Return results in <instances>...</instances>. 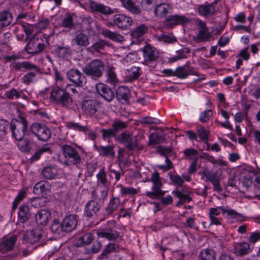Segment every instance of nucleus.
I'll use <instances>...</instances> for the list:
<instances>
[{"mask_svg": "<svg viewBox=\"0 0 260 260\" xmlns=\"http://www.w3.org/2000/svg\"><path fill=\"white\" fill-rule=\"evenodd\" d=\"M29 131L40 141L47 142L51 137L50 129L45 124L39 122L33 123L29 126Z\"/></svg>", "mask_w": 260, "mask_h": 260, "instance_id": "7", "label": "nucleus"}, {"mask_svg": "<svg viewBox=\"0 0 260 260\" xmlns=\"http://www.w3.org/2000/svg\"><path fill=\"white\" fill-rule=\"evenodd\" d=\"M144 64L148 65L156 61L159 58L158 51L150 44L146 45L142 49Z\"/></svg>", "mask_w": 260, "mask_h": 260, "instance_id": "11", "label": "nucleus"}, {"mask_svg": "<svg viewBox=\"0 0 260 260\" xmlns=\"http://www.w3.org/2000/svg\"><path fill=\"white\" fill-rule=\"evenodd\" d=\"M51 214L46 209H41L38 211L36 214V222L41 225L45 226L47 224L51 219Z\"/></svg>", "mask_w": 260, "mask_h": 260, "instance_id": "25", "label": "nucleus"}, {"mask_svg": "<svg viewBox=\"0 0 260 260\" xmlns=\"http://www.w3.org/2000/svg\"><path fill=\"white\" fill-rule=\"evenodd\" d=\"M10 67L11 71H25L27 70H34L32 72H28L22 77V82L26 85H29L30 83L34 82L37 74L39 73L40 71L38 66L27 61L12 62Z\"/></svg>", "mask_w": 260, "mask_h": 260, "instance_id": "2", "label": "nucleus"}, {"mask_svg": "<svg viewBox=\"0 0 260 260\" xmlns=\"http://www.w3.org/2000/svg\"><path fill=\"white\" fill-rule=\"evenodd\" d=\"M103 204L98 201L90 200L87 202L84 210V216L87 219L93 218L101 210Z\"/></svg>", "mask_w": 260, "mask_h": 260, "instance_id": "10", "label": "nucleus"}, {"mask_svg": "<svg viewBox=\"0 0 260 260\" xmlns=\"http://www.w3.org/2000/svg\"><path fill=\"white\" fill-rule=\"evenodd\" d=\"M215 12V7L212 4L200 5L198 8V12L199 15L206 18L213 16Z\"/></svg>", "mask_w": 260, "mask_h": 260, "instance_id": "24", "label": "nucleus"}, {"mask_svg": "<svg viewBox=\"0 0 260 260\" xmlns=\"http://www.w3.org/2000/svg\"><path fill=\"white\" fill-rule=\"evenodd\" d=\"M105 70L104 62L100 59H94L83 69V73L93 80L101 78Z\"/></svg>", "mask_w": 260, "mask_h": 260, "instance_id": "6", "label": "nucleus"}, {"mask_svg": "<svg viewBox=\"0 0 260 260\" xmlns=\"http://www.w3.org/2000/svg\"><path fill=\"white\" fill-rule=\"evenodd\" d=\"M126 127V123L123 121H115L112 124V128H113L116 135H117V134L119 131L125 128Z\"/></svg>", "mask_w": 260, "mask_h": 260, "instance_id": "58", "label": "nucleus"}, {"mask_svg": "<svg viewBox=\"0 0 260 260\" xmlns=\"http://www.w3.org/2000/svg\"><path fill=\"white\" fill-rule=\"evenodd\" d=\"M50 230L55 234H59L61 232H64L63 229L62 228V221L60 222L58 219H55L50 226Z\"/></svg>", "mask_w": 260, "mask_h": 260, "instance_id": "48", "label": "nucleus"}, {"mask_svg": "<svg viewBox=\"0 0 260 260\" xmlns=\"http://www.w3.org/2000/svg\"><path fill=\"white\" fill-rule=\"evenodd\" d=\"M107 45V42L103 40H100L93 43L90 48L94 50L96 52H100L101 50H104Z\"/></svg>", "mask_w": 260, "mask_h": 260, "instance_id": "55", "label": "nucleus"}, {"mask_svg": "<svg viewBox=\"0 0 260 260\" xmlns=\"http://www.w3.org/2000/svg\"><path fill=\"white\" fill-rule=\"evenodd\" d=\"M90 9L92 11L97 12L104 15H111L115 12V9H112L103 4L91 1L89 3Z\"/></svg>", "mask_w": 260, "mask_h": 260, "instance_id": "21", "label": "nucleus"}, {"mask_svg": "<svg viewBox=\"0 0 260 260\" xmlns=\"http://www.w3.org/2000/svg\"><path fill=\"white\" fill-rule=\"evenodd\" d=\"M9 124L8 121L4 119H0V140H3L7 134L6 127Z\"/></svg>", "mask_w": 260, "mask_h": 260, "instance_id": "61", "label": "nucleus"}, {"mask_svg": "<svg viewBox=\"0 0 260 260\" xmlns=\"http://www.w3.org/2000/svg\"><path fill=\"white\" fill-rule=\"evenodd\" d=\"M177 77L180 79H186L189 75L199 76V74L194 68L190 66V62L187 61L184 66L177 67Z\"/></svg>", "mask_w": 260, "mask_h": 260, "instance_id": "16", "label": "nucleus"}, {"mask_svg": "<svg viewBox=\"0 0 260 260\" xmlns=\"http://www.w3.org/2000/svg\"><path fill=\"white\" fill-rule=\"evenodd\" d=\"M220 211H222L223 214L227 213L228 215L234 218L242 216L241 214L236 212L235 210L233 209L226 210L222 206L217 208H211L209 212V216H210V215L213 216H218L220 214Z\"/></svg>", "mask_w": 260, "mask_h": 260, "instance_id": "23", "label": "nucleus"}, {"mask_svg": "<svg viewBox=\"0 0 260 260\" xmlns=\"http://www.w3.org/2000/svg\"><path fill=\"white\" fill-rule=\"evenodd\" d=\"M94 240V236L91 233H86L80 236L75 242L77 247H82L90 244Z\"/></svg>", "mask_w": 260, "mask_h": 260, "instance_id": "29", "label": "nucleus"}, {"mask_svg": "<svg viewBox=\"0 0 260 260\" xmlns=\"http://www.w3.org/2000/svg\"><path fill=\"white\" fill-rule=\"evenodd\" d=\"M100 131L102 134V137L104 140L109 139L112 137H116V136L112 128L109 129L103 128Z\"/></svg>", "mask_w": 260, "mask_h": 260, "instance_id": "60", "label": "nucleus"}, {"mask_svg": "<svg viewBox=\"0 0 260 260\" xmlns=\"http://www.w3.org/2000/svg\"><path fill=\"white\" fill-rule=\"evenodd\" d=\"M21 91H18L15 88H11L6 91L5 95L7 99L14 100L19 98L21 96Z\"/></svg>", "mask_w": 260, "mask_h": 260, "instance_id": "54", "label": "nucleus"}, {"mask_svg": "<svg viewBox=\"0 0 260 260\" xmlns=\"http://www.w3.org/2000/svg\"><path fill=\"white\" fill-rule=\"evenodd\" d=\"M131 97V91L128 87L122 86L117 89L116 98L121 103L123 104H128Z\"/></svg>", "mask_w": 260, "mask_h": 260, "instance_id": "20", "label": "nucleus"}, {"mask_svg": "<svg viewBox=\"0 0 260 260\" xmlns=\"http://www.w3.org/2000/svg\"><path fill=\"white\" fill-rule=\"evenodd\" d=\"M43 178L46 179H53L58 174L57 168L54 166L45 167L41 173Z\"/></svg>", "mask_w": 260, "mask_h": 260, "instance_id": "36", "label": "nucleus"}, {"mask_svg": "<svg viewBox=\"0 0 260 260\" xmlns=\"http://www.w3.org/2000/svg\"><path fill=\"white\" fill-rule=\"evenodd\" d=\"M68 79L77 87H83L86 83L85 76L78 69H71L67 72Z\"/></svg>", "mask_w": 260, "mask_h": 260, "instance_id": "12", "label": "nucleus"}, {"mask_svg": "<svg viewBox=\"0 0 260 260\" xmlns=\"http://www.w3.org/2000/svg\"><path fill=\"white\" fill-rule=\"evenodd\" d=\"M27 128L28 121L22 115H19L17 118L13 119L11 122L10 129L12 136L17 141L23 140Z\"/></svg>", "mask_w": 260, "mask_h": 260, "instance_id": "5", "label": "nucleus"}, {"mask_svg": "<svg viewBox=\"0 0 260 260\" xmlns=\"http://www.w3.org/2000/svg\"><path fill=\"white\" fill-rule=\"evenodd\" d=\"M120 188V193L122 196L125 195H133L138 193V191L136 188L133 187H124L122 185H119Z\"/></svg>", "mask_w": 260, "mask_h": 260, "instance_id": "57", "label": "nucleus"}, {"mask_svg": "<svg viewBox=\"0 0 260 260\" xmlns=\"http://www.w3.org/2000/svg\"><path fill=\"white\" fill-rule=\"evenodd\" d=\"M61 152L64 159L61 162L66 166H76L80 165L82 158L76 148L71 145L59 144Z\"/></svg>", "mask_w": 260, "mask_h": 260, "instance_id": "3", "label": "nucleus"}, {"mask_svg": "<svg viewBox=\"0 0 260 260\" xmlns=\"http://www.w3.org/2000/svg\"><path fill=\"white\" fill-rule=\"evenodd\" d=\"M73 42L79 47H85L89 44V37L87 35L80 32L73 39Z\"/></svg>", "mask_w": 260, "mask_h": 260, "instance_id": "32", "label": "nucleus"}, {"mask_svg": "<svg viewBox=\"0 0 260 260\" xmlns=\"http://www.w3.org/2000/svg\"><path fill=\"white\" fill-rule=\"evenodd\" d=\"M13 20V15L8 11L0 12V28H3L12 24Z\"/></svg>", "mask_w": 260, "mask_h": 260, "instance_id": "30", "label": "nucleus"}, {"mask_svg": "<svg viewBox=\"0 0 260 260\" xmlns=\"http://www.w3.org/2000/svg\"><path fill=\"white\" fill-rule=\"evenodd\" d=\"M204 176L206 178L207 181H209L213 184L214 190L218 192H221L222 190L220 186V176L218 175L217 171L213 174L209 171H203L202 178H203Z\"/></svg>", "mask_w": 260, "mask_h": 260, "instance_id": "15", "label": "nucleus"}, {"mask_svg": "<svg viewBox=\"0 0 260 260\" xmlns=\"http://www.w3.org/2000/svg\"><path fill=\"white\" fill-rule=\"evenodd\" d=\"M17 240V236L16 235L11 236L4 239L0 244V252L2 254H5L12 251L14 248Z\"/></svg>", "mask_w": 260, "mask_h": 260, "instance_id": "18", "label": "nucleus"}, {"mask_svg": "<svg viewBox=\"0 0 260 260\" xmlns=\"http://www.w3.org/2000/svg\"><path fill=\"white\" fill-rule=\"evenodd\" d=\"M44 153H47L49 154L52 153L51 148L48 144H45L41 147L39 148L38 150L36 151L31 156L30 158V161L31 162H34L39 160L42 155Z\"/></svg>", "mask_w": 260, "mask_h": 260, "instance_id": "31", "label": "nucleus"}, {"mask_svg": "<svg viewBox=\"0 0 260 260\" xmlns=\"http://www.w3.org/2000/svg\"><path fill=\"white\" fill-rule=\"evenodd\" d=\"M141 5L142 9L146 11L152 10L156 6L155 0H142Z\"/></svg>", "mask_w": 260, "mask_h": 260, "instance_id": "49", "label": "nucleus"}, {"mask_svg": "<svg viewBox=\"0 0 260 260\" xmlns=\"http://www.w3.org/2000/svg\"><path fill=\"white\" fill-rule=\"evenodd\" d=\"M170 176V179L174 184L177 185L179 186H182L183 183V179L179 175H172L171 174H169Z\"/></svg>", "mask_w": 260, "mask_h": 260, "instance_id": "64", "label": "nucleus"}, {"mask_svg": "<svg viewBox=\"0 0 260 260\" xmlns=\"http://www.w3.org/2000/svg\"><path fill=\"white\" fill-rule=\"evenodd\" d=\"M31 213L28 206L22 205L19 208L18 220L21 223L27 221L31 216Z\"/></svg>", "mask_w": 260, "mask_h": 260, "instance_id": "33", "label": "nucleus"}, {"mask_svg": "<svg viewBox=\"0 0 260 260\" xmlns=\"http://www.w3.org/2000/svg\"><path fill=\"white\" fill-rule=\"evenodd\" d=\"M215 253L209 248L203 249L200 253L198 260H215Z\"/></svg>", "mask_w": 260, "mask_h": 260, "instance_id": "42", "label": "nucleus"}, {"mask_svg": "<svg viewBox=\"0 0 260 260\" xmlns=\"http://www.w3.org/2000/svg\"><path fill=\"white\" fill-rule=\"evenodd\" d=\"M18 144L19 149L23 152H28L31 150L30 141L29 139H24Z\"/></svg>", "mask_w": 260, "mask_h": 260, "instance_id": "53", "label": "nucleus"}, {"mask_svg": "<svg viewBox=\"0 0 260 260\" xmlns=\"http://www.w3.org/2000/svg\"><path fill=\"white\" fill-rule=\"evenodd\" d=\"M73 13L67 12L65 14L64 17L63 18L61 25L63 27L71 29L74 26L73 24Z\"/></svg>", "mask_w": 260, "mask_h": 260, "instance_id": "46", "label": "nucleus"}, {"mask_svg": "<svg viewBox=\"0 0 260 260\" xmlns=\"http://www.w3.org/2000/svg\"><path fill=\"white\" fill-rule=\"evenodd\" d=\"M66 126L70 129H73L74 131H77L82 132H86L88 130V127L87 125L83 126L80 125L78 123L75 122L74 121H69L66 123Z\"/></svg>", "mask_w": 260, "mask_h": 260, "instance_id": "43", "label": "nucleus"}, {"mask_svg": "<svg viewBox=\"0 0 260 260\" xmlns=\"http://www.w3.org/2000/svg\"><path fill=\"white\" fill-rule=\"evenodd\" d=\"M108 79L107 80L111 84H114L117 82V79L116 73L115 72V69L114 67H110L109 68L108 72Z\"/></svg>", "mask_w": 260, "mask_h": 260, "instance_id": "59", "label": "nucleus"}, {"mask_svg": "<svg viewBox=\"0 0 260 260\" xmlns=\"http://www.w3.org/2000/svg\"><path fill=\"white\" fill-rule=\"evenodd\" d=\"M120 205V200L117 198H112L105 208V212L104 214V217L101 220H103L105 218H107L110 215H112L114 212L116 211Z\"/></svg>", "mask_w": 260, "mask_h": 260, "instance_id": "28", "label": "nucleus"}, {"mask_svg": "<svg viewBox=\"0 0 260 260\" xmlns=\"http://www.w3.org/2000/svg\"><path fill=\"white\" fill-rule=\"evenodd\" d=\"M187 193V192L184 189H181V190H176L172 191L173 194L184 203L186 202H189L192 200V198L189 194Z\"/></svg>", "mask_w": 260, "mask_h": 260, "instance_id": "44", "label": "nucleus"}, {"mask_svg": "<svg viewBox=\"0 0 260 260\" xmlns=\"http://www.w3.org/2000/svg\"><path fill=\"white\" fill-rule=\"evenodd\" d=\"M48 189L45 185V182L41 181L37 183L34 187L33 192L37 195H43L46 193Z\"/></svg>", "mask_w": 260, "mask_h": 260, "instance_id": "47", "label": "nucleus"}, {"mask_svg": "<svg viewBox=\"0 0 260 260\" xmlns=\"http://www.w3.org/2000/svg\"><path fill=\"white\" fill-rule=\"evenodd\" d=\"M114 23L120 29L122 30L128 29L133 23L131 17L122 14H117L114 15Z\"/></svg>", "mask_w": 260, "mask_h": 260, "instance_id": "14", "label": "nucleus"}, {"mask_svg": "<svg viewBox=\"0 0 260 260\" xmlns=\"http://www.w3.org/2000/svg\"><path fill=\"white\" fill-rule=\"evenodd\" d=\"M140 122L142 124H158L160 122V121L156 118L147 116L142 118L140 120Z\"/></svg>", "mask_w": 260, "mask_h": 260, "instance_id": "63", "label": "nucleus"}, {"mask_svg": "<svg viewBox=\"0 0 260 260\" xmlns=\"http://www.w3.org/2000/svg\"><path fill=\"white\" fill-rule=\"evenodd\" d=\"M97 235L110 241H114L119 236V233L112 228H105L97 232Z\"/></svg>", "mask_w": 260, "mask_h": 260, "instance_id": "26", "label": "nucleus"}, {"mask_svg": "<svg viewBox=\"0 0 260 260\" xmlns=\"http://www.w3.org/2000/svg\"><path fill=\"white\" fill-rule=\"evenodd\" d=\"M101 108V103L95 99L84 100L81 104L82 111L89 116L94 115Z\"/></svg>", "mask_w": 260, "mask_h": 260, "instance_id": "9", "label": "nucleus"}, {"mask_svg": "<svg viewBox=\"0 0 260 260\" xmlns=\"http://www.w3.org/2000/svg\"><path fill=\"white\" fill-rule=\"evenodd\" d=\"M123 6L130 13L134 15H140L141 10L137 5V0H120Z\"/></svg>", "mask_w": 260, "mask_h": 260, "instance_id": "27", "label": "nucleus"}, {"mask_svg": "<svg viewBox=\"0 0 260 260\" xmlns=\"http://www.w3.org/2000/svg\"><path fill=\"white\" fill-rule=\"evenodd\" d=\"M172 11V7L165 3L156 5L154 9L156 17L165 19L164 25L167 28H172L177 25H184L191 22V19L185 15H171Z\"/></svg>", "mask_w": 260, "mask_h": 260, "instance_id": "1", "label": "nucleus"}, {"mask_svg": "<svg viewBox=\"0 0 260 260\" xmlns=\"http://www.w3.org/2000/svg\"><path fill=\"white\" fill-rule=\"evenodd\" d=\"M141 69L139 67L135 66L132 67L127 70V76L132 80H136L139 78L140 75V71Z\"/></svg>", "mask_w": 260, "mask_h": 260, "instance_id": "50", "label": "nucleus"}, {"mask_svg": "<svg viewBox=\"0 0 260 260\" xmlns=\"http://www.w3.org/2000/svg\"><path fill=\"white\" fill-rule=\"evenodd\" d=\"M150 181L153 183L152 187V191H147L145 196L152 199H156L159 197L164 196L166 193V191L161 189L163 184L160 180V177L158 172L155 171L151 175Z\"/></svg>", "mask_w": 260, "mask_h": 260, "instance_id": "8", "label": "nucleus"}, {"mask_svg": "<svg viewBox=\"0 0 260 260\" xmlns=\"http://www.w3.org/2000/svg\"><path fill=\"white\" fill-rule=\"evenodd\" d=\"M118 142L125 145L129 151L134 150L138 146V139L136 137L133 139L132 135L128 133H122L117 138Z\"/></svg>", "mask_w": 260, "mask_h": 260, "instance_id": "13", "label": "nucleus"}, {"mask_svg": "<svg viewBox=\"0 0 260 260\" xmlns=\"http://www.w3.org/2000/svg\"><path fill=\"white\" fill-rule=\"evenodd\" d=\"M211 37V35L209 32V29L199 30L196 37V40L198 42H205Z\"/></svg>", "mask_w": 260, "mask_h": 260, "instance_id": "52", "label": "nucleus"}, {"mask_svg": "<svg viewBox=\"0 0 260 260\" xmlns=\"http://www.w3.org/2000/svg\"><path fill=\"white\" fill-rule=\"evenodd\" d=\"M212 115H213V112H212V110L210 109V110H205V111L202 112L200 114L199 120L202 122H203V123L206 122L209 120L210 117H211L212 116Z\"/></svg>", "mask_w": 260, "mask_h": 260, "instance_id": "62", "label": "nucleus"}, {"mask_svg": "<svg viewBox=\"0 0 260 260\" xmlns=\"http://www.w3.org/2000/svg\"><path fill=\"white\" fill-rule=\"evenodd\" d=\"M77 216L76 215L70 214L66 216L62 221V228L66 233L73 231L77 224Z\"/></svg>", "mask_w": 260, "mask_h": 260, "instance_id": "19", "label": "nucleus"}, {"mask_svg": "<svg viewBox=\"0 0 260 260\" xmlns=\"http://www.w3.org/2000/svg\"><path fill=\"white\" fill-rule=\"evenodd\" d=\"M42 237V232L39 229H35L28 232L23 236V241L25 243L34 244L39 242Z\"/></svg>", "mask_w": 260, "mask_h": 260, "instance_id": "22", "label": "nucleus"}, {"mask_svg": "<svg viewBox=\"0 0 260 260\" xmlns=\"http://www.w3.org/2000/svg\"><path fill=\"white\" fill-rule=\"evenodd\" d=\"M49 201L46 197H41L34 198L31 200L30 202L32 206L39 208L46 206Z\"/></svg>", "mask_w": 260, "mask_h": 260, "instance_id": "45", "label": "nucleus"}, {"mask_svg": "<svg viewBox=\"0 0 260 260\" xmlns=\"http://www.w3.org/2000/svg\"><path fill=\"white\" fill-rule=\"evenodd\" d=\"M39 39L36 35H33L29 39L28 43L24 48V51H26L27 53L28 51H31L34 50L36 47L37 43L39 42Z\"/></svg>", "mask_w": 260, "mask_h": 260, "instance_id": "51", "label": "nucleus"}, {"mask_svg": "<svg viewBox=\"0 0 260 260\" xmlns=\"http://www.w3.org/2000/svg\"><path fill=\"white\" fill-rule=\"evenodd\" d=\"M148 28L147 25L141 24L132 31L131 36L133 39H139L147 32Z\"/></svg>", "mask_w": 260, "mask_h": 260, "instance_id": "41", "label": "nucleus"}, {"mask_svg": "<svg viewBox=\"0 0 260 260\" xmlns=\"http://www.w3.org/2000/svg\"><path fill=\"white\" fill-rule=\"evenodd\" d=\"M251 251L249 244L246 242H241L237 244L234 247V253L239 256H242Z\"/></svg>", "mask_w": 260, "mask_h": 260, "instance_id": "35", "label": "nucleus"}, {"mask_svg": "<svg viewBox=\"0 0 260 260\" xmlns=\"http://www.w3.org/2000/svg\"><path fill=\"white\" fill-rule=\"evenodd\" d=\"M55 51L58 57L63 59H67L71 55V51L68 46L57 45L55 46Z\"/></svg>", "mask_w": 260, "mask_h": 260, "instance_id": "34", "label": "nucleus"}, {"mask_svg": "<svg viewBox=\"0 0 260 260\" xmlns=\"http://www.w3.org/2000/svg\"><path fill=\"white\" fill-rule=\"evenodd\" d=\"M165 135L161 132L151 134L149 136V145H154L164 142Z\"/></svg>", "mask_w": 260, "mask_h": 260, "instance_id": "37", "label": "nucleus"}, {"mask_svg": "<svg viewBox=\"0 0 260 260\" xmlns=\"http://www.w3.org/2000/svg\"><path fill=\"white\" fill-rule=\"evenodd\" d=\"M96 149L99 152L100 155L106 157H114L115 156V152L113 146L108 145L107 146H95Z\"/></svg>", "mask_w": 260, "mask_h": 260, "instance_id": "38", "label": "nucleus"}, {"mask_svg": "<svg viewBox=\"0 0 260 260\" xmlns=\"http://www.w3.org/2000/svg\"><path fill=\"white\" fill-rule=\"evenodd\" d=\"M96 89L98 93L105 100L110 102L114 98V93L106 84L99 83L96 85Z\"/></svg>", "mask_w": 260, "mask_h": 260, "instance_id": "17", "label": "nucleus"}, {"mask_svg": "<svg viewBox=\"0 0 260 260\" xmlns=\"http://www.w3.org/2000/svg\"><path fill=\"white\" fill-rule=\"evenodd\" d=\"M96 178L98 182L101 183L104 186H107V183L108 182L107 178V173L105 172V169L104 168L100 170L99 173L96 175Z\"/></svg>", "mask_w": 260, "mask_h": 260, "instance_id": "56", "label": "nucleus"}, {"mask_svg": "<svg viewBox=\"0 0 260 260\" xmlns=\"http://www.w3.org/2000/svg\"><path fill=\"white\" fill-rule=\"evenodd\" d=\"M50 98L56 104L63 108L70 109L74 108L73 99L66 89L58 87L53 88L50 93Z\"/></svg>", "mask_w": 260, "mask_h": 260, "instance_id": "4", "label": "nucleus"}, {"mask_svg": "<svg viewBox=\"0 0 260 260\" xmlns=\"http://www.w3.org/2000/svg\"><path fill=\"white\" fill-rule=\"evenodd\" d=\"M197 132L200 140L205 142V144H207V148L206 150H209V144L207 142V140L210 135V132L206 129L203 126H201L197 128Z\"/></svg>", "mask_w": 260, "mask_h": 260, "instance_id": "40", "label": "nucleus"}, {"mask_svg": "<svg viewBox=\"0 0 260 260\" xmlns=\"http://www.w3.org/2000/svg\"><path fill=\"white\" fill-rule=\"evenodd\" d=\"M102 34L105 37L115 42H121L123 40V36L119 34L111 31L108 29H103Z\"/></svg>", "mask_w": 260, "mask_h": 260, "instance_id": "39", "label": "nucleus"}]
</instances>
